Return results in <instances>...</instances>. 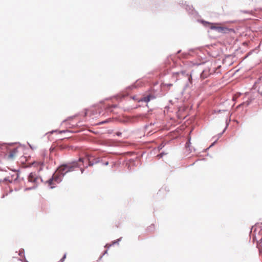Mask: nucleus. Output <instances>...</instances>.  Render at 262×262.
Masks as SVG:
<instances>
[{"mask_svg":"<svg viewBox=\"0 0 262 262\" xmlns=\"http://www.w3.org/2000/svg\"><path fill=\"white\" fill-rule=\"evenodd\" d=\"M103 255L101 256V257H100V258H101L102 257Z\"/></svg>","mask_w":262,"mask_h":262,"instance_id":"6e6d98bb","label":"nucleus"},{"mask_svg":"<svg viewBox=\"0 0 262 262\" xmlns=\"http://www.w3.org/2000/svg\"><path fill=\"white\" fill-rule=\"evenodd\" d=\"M169 102L170 103H171V104H173V103H172V101L171 100H169Z\"/></svg>","mask_w":262,"mask_h":262,"instance_id":"a19ab883","label":"nucleus"},{"mask_svg":"<svg viewBox=\"0 0 262 262\" xmlns=\"http://www.w3.org/2000/svg\"><path fill=\"white\" fill-rule=\"evenodd\" d=\"M197 21L201 24L206 29L214 30L220 33H228L232 30L225 26H221L219 23L209 22L203 19H198Z\"/></svg>","mask_w":262,"mask_h":262,"instance_id":"7ed1b4c3","label":"nucleus"},{"mask_svg":"<svg viewBox=\"0 0 262 262\" xmlns=\"http://www.w3.org/2000/svg\"><path fill=\"white\" fill-rule=\"evenodd\" d=\"M38 187L37 186V184H36V183H34V185L32 186V187H27L25 189V191H28V190H33V189H35L37 188V187Z\"/></svg>","mask_w":262,"mask_h":262,"instance_id":"dca6fc26","label":"nucleus"},{"mask_svg":"<svg viewBox=\"0 0 262 262\" xmlns=\"http://www.w3.org/2000/svg\"><path fill=\"white\" fill-rule=\"evenodd\" d=\"M108 246V244H106V245L105 246V247H106V246Z\"/></svg>","mask_w":262,"mask_h":262,"instance_id":"3c124183","label":"nucleus"},{"mask_svg":"<svg viewBox=\"0 0 262 262\" xmlns=\"http://www.w3.org/2000/svg\"><path fill=\"white\" fill-rule=\"evenodd\" d=\"M165 109H167V110H168L169 108V106L168 105L166 106L165 107Z\"/></svg>","mask_w":262,"mask_h":262,"instance_id":"e433bc0d","label":"nucleus"},{"mask_svg":"<svg viewBox=\"0 0 262 262\" xmlns=\"http://www.w3.org/2000/svg\"><path fill=\"white\" fill-rule=\"evenodd\" d=\"M80 168V170H81V173H83L84 171L85 168H84V167L82 168L81 167Z\"/></svg>","mask_w":262,"mask_h":262,"instance_id":"72a5a7b5","label":"nucleus"},{"mask_svg":"<svg viewBox=\"0 0 262 262\" xmlns=\"http://www.w3.org/2000/svg\"><path fill=\"white\" fill-rule=\"evenodd\" d=\"M166 144V143L164 142H162L158 146V150L159 151L161 150Z\"/></svg>","mask_w":262,"mask_h":262,"instance_id":"aec40b11","label":"nucleus"},{"mask_svg":"<svg viewBox=\"0 0 262 262\" xmlns=\"http://www.w3.org/2000/svg\"><path fill=\"white\" fill-rule=\"evenodd\" d=\"M224 133H225V132H223V130L221 133H219V134L217 135V136H218V138H217V139L220 138L222 136V135H223Z\"/></svg>","mask_w":262,"mask_h":262,"instance_id":"473e14b6","label":"nucleus"},{"mask_svg":"<svg viewBox=\"0 0 262 262\" xmlns=\"http://www.w3.org/2000/svg\"><path fill=\"white\" fill-rule=\"evenodd\" d=\"M151 4L155 6V8H157L158 7L160 6L159 2L157 1H152Z\"/></svg>","mask_w":262,"mask_h":262,"instance_id":"5701e85b","label":"nucleus"},{"mask_svg":"<svg viewBox=\"0 0 262 262\" xmlns=\"http://www.w3.org/2000/svg\"><path fill=\"white\" fill-rule=\"evenodd\" d=\"M166 85H167V86L170 87V86L172 85V84H171V83H168V84H166Z\"/></svg>","mask_w":262,"mask_h":262,"instance_id":"c9c22d12","label":"nucleus"},{"mask_svg":"<svg viewBox=\"0 0 262 262\" xmlns=\"http://www.w3.org/2000/svg\"><path fill=\"white\" fill-rule=\"evenodd\" d=\"M187 107L185 106H180L178 107V110L177 112V117L179 119H185L186 116H183L182 113L186 111Z\"/></svg>","mask_w":262,"mask_h":262,"instance_id":"6e6552de","label":"nucleus"},{"mask_svg":"<svg viewBox=\"0 0 262 262\" xmlns=\"http://www.w3.org/2000/svg\"><path fill=\"white\" fill-rule=\"evenodd\" d=\"M210 71L209 69H205L200 73V78L202 79H204L207 78L210 75Z\"/></svg>","mask_w":262,"mask_h":262,"instance_id":"9d476101","label":"nucleus"},{"mask_svg":"<svg viewBox=\"0 0 262 262\" xmlns=\"http://www.w3.org/2000/svg\"><path fill=\"white\" fill-rule=\"evenodd\" d=\"M99 158H100V160L101 161L99 163H101L102 165H105V166H107V165H108L109 162L108 161H106L105 162H103L102 159H101V158H100V157H99Z\"/></svg>","mask_w":262,"mask_h":262,"instance_id":"a878e982","label":"nucleus"},{"mask_svg":"<svg viewBox=\"0 0 262 262\" xmlns=\"http://www.w3.org/2000/svg\"><path fill=\"white\" fill-rule=\"evenodd\" d=\"M13 191L12 189H11L9 191V193H11Z\"/></svg>","mask_w":262,"mask_h":262,"instance_id":"37998d69","label":"nucleus"},{"mask_svg":"<svg viewBox=\"0 0 262 262\" xmlns=\"http://www.w3.org/2000/svg\"><path fill=\"white\" fill-rule=\"evenodd\" d=\"M28 144L31 148L33 149V147L32 146V145L31 144H30L29 143H28Z\"/></svg>","mask_w":262,"mask_h":262,"instance_id":"58836bf2","label":"nucleus"},{"mask_svg":"<svg viewBox=\"0 0 262 262\" xmlns=\"http://www.w3.org/2000/svg\"><path fill=\"white\" fill-rule=\"evenodd\" d=\"M200 160V159H198L195 162Z\"/></svg>","mask_w":262,"mask_h":262,"instance_id":"5fc2aeb1","label":"nucleus"},{"mask_svg":"<svg viewBox=\"0 0 262 262\" xmlns=\"http://www.w3.org/2000/svg\"><path fill=\"white\" fill-rule=\"evenodd\" d=\"M194 164H195V162H194L192 164H190V166H193Z\"/></svg>","mask_w":262,"mask_h":262,"instance_id":"49530a36","label":"nucleus"},{"mask_svg":"<svg viewBox=\"0 0 262 262\" xmlns=\"http://www.w3.org/2000/svg\"><path fill=\"white\" fill-rule=\"evenodd\" d=\"M151 111H152V109H150V110H148V113H149V112H151Z\"/></svg>","mask_w":262,"mask_h":262,"instance_id":"a18cd8bd","label":"nucleus"},{"mask_svg":"<svg viewBox=\"0 0 262 262\" xmlns=\"http://www.w3.org/2000/svg\"><path fill=\"white\" fill-rule=\"evenodd\" d=\"M100 161L99 157H97L92 154H88L85 155L84 158L80 157L77 161L74 160L72 162H68L67 163H72L75 162L77 166L74 167V170L75 168L80 167L81 166H83L85 168H87L88 167L92 166L94 164L99 163Z\"/></svg>","mask_w":262,"mask_h":262,"instance_id":"f03ea898","label":"nucleus"},{"mask_svg":"<svg viewBox=\"0 0 262 262\" xmlns=\"http://www.w3.org/2000/svg\"><path fill=\"white\" fill-rule=\"evenodd\" d=\"M230 121H231L230 118H229V120H228V119H226V126H225V128L223 129V132H225L226 131V130L227 129V128H228V126L229 125V123H230Z\"/></svg>","mask_w":262,"mask_h":262,"instance_id":"4be33fe9","label":"nucleus"},{"mask_svg":"<svg viewBox=\"0 0 262 262\" xmlns=\"http://www.w3.org/2000/svg\"><path fill=\"white\" fill-rule=\"evenodd\" d=\"M191 144L190 142V139L189 140V141H187V142L185 144V147H189L190 146V144Z\"/></svg>","mask_w":262,"mask_h":262,"instance_id":"c85d7f7f","label":"nucleus"},{"mask_svg":"<svg viewBox=\"0 0 262 262\" xmlns=\"http://www.w3.org/2000/svg\"><path fill=\"white\" fill-rule=\"evenodd\" d=\"M79 131H73L69 129H64V130H61L59 131V133L62 134V133H76L78 132Z\"/></svg>","mask_w":262,"mask_h":262,"instance_id":"6ab92c4d","label":"nucleus"},{"mask_svg":"<svg viewBox=\"0 0 262 262\" xmlns=\"http://www.w3.org/2000/svg\"><path fill=\"white\" fill-rule=\"evenodd\" d=\"M14 190H15V191H17V190H17V189H16V188H15V189H14Z\"/></svg>","mask_w":262,"mask_h":262,"instance_id":"09e8293b","label":"nucleus"},{"mask_svg":"<svg viewBox=\"0 0 262 262\" xmlns=\"http://www.w3.org/2000/svg\"><path fill=\"white\" fill-rule=\"evenodd\" d=\"M8 193H6V194H3V195L2 196L1 198H2V199L4 198L6 196L8 195Z\"/></svg>","mask_w":262,"mask_h":262,"instance_id":"f704fd0d","label":"nucleus"},{"mask_svg":"<svg viewBox=\"0 0 262 262\" xmlns=\"http://www.w3.org/2000/svg\"><path fill=\"white\" fill-rule=\"evenodd\" d=\"M122 237H121L118 238L117 240L113 241L112 242V244L108 246L107 248H109L111 246H112V245H114L115 244L119 245V242L122 240Z\"/></svg>","mask_w":262,"mask_h":262,"instance_id":"4468645a","label":"nucleus"},{"mask_svg":"<svg viewBox=\"0 0 262 262\" xmlns=\"http://www.w3.org/2000/svg\"><path fill=\"white\" fill-rule=\"evenodd\" d=\"M155 98H156V96H155V95L152 94H149L148 95L140 98L138 101L139 102H145L147 103L149 101H150L151 100H153Z\"/></svg>","mask_w":262,"mask_h":262,"instance_id":"0eeeda50","label":"nucleus"},{"mask_svg":"<svg viewBox=\"0 0 262 262\" xmlns=\"http://www.w3.org/2000/svg\"><path fill=\"white\" fill-rule=\"evenodd\" d=\"M137 87L135 83L133 84L126 88V90L128 91L127 93H128L129 91H132L133 89H135Z\"/></svg>","mask_w":262,"mask_h":262,"instance_id":"f3484780","label":"nucleus"},{"mask_svg":"<svg viewBox=\"0 0 262 262\" xmlns=\"http://www.w3.org/2000/svg\"><path fill=\"white\" fill-rule=\"evenodd\" d=\"M87 115V111H86L84 114V116H86Z\"/></svg>","mask_w":262,"mask_h":262,"instance_id":"c03bdc74","label":"nucleus"},{"mask_svg":"<svg viewBox=\"0 0 262 262\" xmlns=\"http://www.w3.org/2000/svg\"><path fill=\"white\" fill-rule=\"evenodd\" d=\"M154 124H155V123H152H152H151L150 124H151V125H154Z\"/></svg>","mask_w":262,"mask_h":262,"instance_id":"603ef678","label":"nucleus"},{"mask_svg":"<svg viewBox=\"0 0 262 262\" xmlns=\"http://www.w3.org/2000/svg\"><path fill=\"white\" fill-rule=\"evenodd\" d=\"M154 229V224H151V226H149L147 229V230L148 231H152Z\"/></svg>","mask_w":262,"mask_h":262,"instance_id":"393cba45","label":"nucleus"},{"mask_svg":"<svg viewBox=\"0 0 262 262\" xmlns=\"http://www.w3.org/2000/svg\"><path fill=\"white\" fill-rule=\"evenodd\" d=\"M75 162L72 163H62L57 168L56 171L53 173L52 177L45 182L48 184L50 189H53L56 186L54 185L53 181L58 184L62 182L63 178L66 174L74 170V167H76Z\"/></svg>","mask_w":262,"mask_h":262,"instance_id":"f257e3e1","label":"nucleus"},{"mask_svg":"<svg viewBox=\"0 0 262 262\" xmlns=\"http://www.w3.org/2000/svg\"><path fill=\"white\" fill-rule=\"evenodd\" d=\"M18 255L20 256H23L24 258L23 259H25V257H25V250L24 249H21L19 250Z\"/></svg>","mask_w":262,"mask_h":262,"instance_id":"412c9836","label":"nucleus"},{"mask_svg":"<svg viewBox=\"0 0 262 262\" xmlns=\"http://www.w3.org/2000/svg\"><path fill=\"white\" fill-rule=\"evenodd\" d=\"M181 52V50H178V51H177V54H179V53H180Z\"/></svg>","mask_w":262,"mask_h":262,"instance_id":"ea45409f","label":"nucleus"},{"mask_svg":"<svg viewBox=\"0 0 262 262\" xmlns=\"http://www.w3.org/2000/svg\"><path fill=\"white\" fill-rule=\"evenodd\" d=\"M217 140H218V139H216L213 142H212L211 144V145L207 148L206 149V150H207L209 148H210L212 147V146H213L216 143V142H217Z\"/></svg>","mask_w":262,"mask_h":262,"instance_id":"b1692460","label":"nucleus"},{"mask_svg":"<svg viewBox=\"0 0 262 262\" xmlns=\"http://www.w3.org/2000/svg\"><path fill=\"white\" fill-rule=\"evenodd\" d=\"M107 252V250H105V251H104V254H105V253H106Z\"/></svg>","mask_w":262,"mask_h":262,"instance_id":"de8ad7c7","label":"nucleus"},{"mask_svg":"<svg viewBox=\"0 0 262 262\" xmlns=\"http://www.w3.org/2000/svg\"><path fill=\"white\" fill-rule=\"evenodd\" d=\"M17 152V148H14L12 151H11L8 155V159H12L14 157L15 155Z\"/></svg>","mask_w":262,"mask_h":262,"instance_id":"f8f14e48","label":"nucleus"},{"mask_svg":"<svg viewBox=\"0 0 262 262\" xmlns=\"http://www.w3.org/2000/svg\"><path fill=\"white\" fill-rule=\"evenodd\" d=\"M193 50V49H190V51H192Z\"/></svg>","mask_w":262,"mask_h":262,"instance_id":"8fccbe9b","label":"nucleus"},{"mask_svg":"<svg viewBox=\"0 0 262 262\" xmlns=\"http://www.w3.org/2000/svg\"><path fill=\"white\" fill-rule=\"evenodd\" d=\"M225 110H214V113H220L222 112H225Z\"/></svg>","mask_w":262,"mask_h":262,"instance_id":"cd10ccee","label":"nucleus"},{"mask_svg":"<svg viewBox=\"0 0 262 262\" xmlns=\"http://www.w3.org/2000/svg\"><path fill=\"white\" fill-rule=\"evenodd\" d=\"M20 180H24V178H18V181H19Z\"/></svg>","mask_w":262,"mask_h":262,"instance_id":"79ce46f5","label":"nucleus"},{"mask_svg":"<svg viewBox=\"0 0 262 262\" xmlns=\"http://www.w3.org/2000/svg\"><path fill=\"white\" fill-rule=\"evenodd\" d=\"M28 181L33 183L37 184V186L39 183H44L42 178L38 175H37L35 172H30L28 176Z\"/></svg>","mask_w":262,"mask_h":262,"instance_id":"423d86ee","label":"nucleus"},{"mask_svg":"<svg viewBox=\"0 0 262 262\" xmlns=\"http://www.w3.org/2000/svg\"><path fill=\"white\" fill-rule=\"evenodd\" d=\"M205 158L202 159L201 160H204Z\"/></svg>","mask_w":262,"mask_h":262,"instance_id":"864d4df0","label":"nucleus"},{"mask_svg":"<svg viewBox=\"0 0 262 262\" xmlns=\"http://www.w3.org/2000/svg\"><path fill=\"white\" fill-rule=\"evenodd\" d=\"M252 102V99H248V100H247L245 102H244L242 103H241L240 104H239L237 106V108H239L241 106L244 105V104H246L247 106H248Z\"/></svg>","mask_w":262,"mask_h":262,"instance_id":"ddd939ff","label":"nucleus"},{"mask_svg":"<svg viewBox=\"0 0 262 262\" xmlns=\"http://www.w3.org/2000/svg\"><path fill=\"white\" fill-rule=\"evenodd\" d=\"M173 74L178 75L179 77L180 75L187 78V81L184 86V89L190 88L192 84V77L191 72H186L185 70H181L179 72H175Z\"/></svg>","mask_w":262,"mask_h":262,"instance_id":"20e7f679","label":"nucleus"},{"mask_svg":"<svg viewBox=\"0 0 262 262\" xmlns=\"http://www.w3.org/2000/svg\"><path fill=\"white\" fill-rule=\"evenodd\" d=\"M59 130L58 129H54V130H52L49 132H48V133H47V134H52L53 133H59Z\"/></svg>","mask_w":262,"mask_h":262,"instance_id":"bb28decb","label":"nucleus"},{"mask_svg":"<svg viewBox=\"0 0 262 262\" xmlns=\"http://www.w3.org/2000/svg\"><path fill=\"white\" fill-rule=\"evenodd\" d=\"M1 182H9V183H12V180H10L9 177H8L5 178L3 180H0V183Z\"/></svg>","mask_w":262,"mask_h":262,"instance_id":"a211bd4d","label":"nucleus"},{"mask_svg":"<svg viewBox=\"0 0 262 262\" xmlns=\"http://www.w3.org/2000/svg\"><path fill=\"white\" fill-rule=\"evenodd\" d=\"M14 172H16V176L15 178L13 179V177H14V174H12L11 176V179L10 180H12V183L14 182V183H17L18 181V178L19 177V174H20V170L19 169H17V170H16V169H14L13 170Z\"/></svg>","mask_w":262,"mask_h":262,"instance_id":"9b49d317","label":"nucleus"},{"mask_svg":"<svg viewBox=\"0 0 262 262\" xmlns=\"http://www.w3.org/2000/svg\"><path fill=\"white\" fill-rule=\"evenodd\" d=\"M107 122V121L106 120H105V121H102L101 123V124H103V123H106V122Z\"/></svg>","mask_w":262,"mask_h":262,"instance_id":"4c0bfd02","label":"nucleus"},{"mask_svg":"<svg viewBox=\"0 0 262 262\" xmlns=\"http://www.w3.org/2000/svg\"><path fill=\"white\" fill-rule=\"evenodd\" d=\"M18 260H20L22 262H29L26 258V257H25V259H21L20 258H19L18 259Z\"/></svg>","mask_w":262,"mask_h":262,"instance_id":"2f4dec72","label":"nucleus"},{"mask_svg":"<svg viewBox=\"0 0 262 262\" xmlns=\"http://www.w3.org/2000/svg\"><path fill=\"white\" fill-rule=\"evenodd\" d=\"M103 107L105 108V109H106V110H111L112 108H116L117 107V104H113V105H107L106 106H103Z\"/></svg>","mask_w":262,"mask_h":262,"instance_id":"2eb2a0df","label":"nucleus"},{"mask_svg":"<svg viewBox=\"0 0 262 262\" xmlns=\"http://www.w3.org/2000/svg\"><path fill=\"white\" fill-rule=\"evenodd\" d=\"M166 153H165L164 151H162V152H161L159 155H158V157H159V158H161L163 157V156L164 155H166Z\"/></svg>","mask_w":262,"mask_h":262,"instance_id":"c756f323","label":"nucleus"},{"mask_svg":"<svg viewBox=\"0 0 262 262\" xmlns=\"http://www.w3.org/2000/svg\"><path fill=\"white\" fill-rule=\"evenodd\" d=\"M122 133L121 132H117L116 133H115V135L118 136V137H121V135H122Z\"/></svg>","mask_w":262,"mask_h":262,"instance_id":"7c9ffc66","label":"nucleus"},{"mask_svg":"<svg viewBox=\"0 0 262 262\" xmlns=\"http://www.w3.org/2000/svg\"><path fill=\"white\" fill-rule=\"evenodd\" d=\"M179 5L186 9L189 15H191L195 18H196L199 16L198 12L194 10L192 6L186 4V2H184L183 1H180Z\"/></svg>","mask_w":262,"mask_h":262,"instance_id":"39448f33","label":"nucleus"},{"mask_svg":"<svg viewBox=\"0 0 262 262\" xmlns=\"http://www.w3.org/2000/svg\"><path fill=\"white\" fill-rule=\"evenodd\" d=\"M32 165L34 166V167H39V168L38 169V172H40L43 169V167L45 165L43 162H37V161H34L33 162Z\"/></svg>","mask_w":262,"mask_h":262,"instance_id":"1a4fd4ad","label":"nucleus"}]
</instances>
